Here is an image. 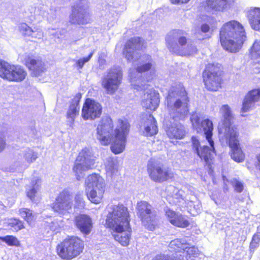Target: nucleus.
Wrapping results in <instances>:
<instances>
[{"instance_id": "3", "label": "nucleus", "mask_w": 260, "mask_h": 260, "mask_svg": "<svg viewBox=\"0 0 260 260\" xmlns=\"http://www.w3.org/2000/svg\"><path fill=\"white\" fill-rule=\"evenodd\" d=\"M246 39V34L243 25L239 21L232 20L224 23L219 31L221 46L232 53L238 52Z\"/></svg>"}, {"instance_id": "28", "label": "nucleus", "mask_w": 260, "mask_h": 260, "mask_svg": "<svg viewBox=\"0 0 260 260\" xmlns=\"http://www.w3.org/2000/svg\"><path fill=\"white\" fill-rule=\"evenodd\" d=\"M249 21L253 29L260 30V8H254L249 11Z\"/></svg>"}, {"instance_id": "33", "label": "nucleus", "mask_w": 260, "mask_h": 260, "mask_svg": "<svg viewBox=\"0 0 260 260\" xmlns=\"http://www.w3.org/2000/svg\"><path fill=\"white\" fill-rule=\"evenodd\" d=\"M8 226L13 231L17 232L25 228L24 222L19 218L13 217L9 219Z\"/></svg>"}, {"instance_id": "22", "label": "nucleus", "mask_w": 260, "mask_h": 260, "mask_svg": "<svg viewBox=\"0 0 260 260\" xmlns=\"http://www.w3.org/2000/svg\"><path fill=\"white\" fill-rule=\"evenodd\" d=\"M166 133L170 139L174 140L182 139L186 135L184 126L180 123L171 124L167 127Z\"/></svg>"}, {"instance_id": "39", "label": "nucleus", "mask_w": 260, "mask_h": 260, "mask_svg": "<svg viewBox=\"0 0 260 260\" xmlns=\"http://www.w3.org/2000/svg\"><path fill=\"white\" fill-rule=\"evenodd\" d=\"M24 158L25 160L28 162L31 163L36 160L37 158V154L32 150H28L24 153Z\"/></svg>"}, {"instance_id": "36", "label": "nucleus", "mask_w": 260, "mask_h": 260, "mask_svg": "<svg viewBox=\"0 0 260 260\" xmlns=\"http://www.w3.org/2000/svg\"><path fill=\"white\" fill-rule=\"evenodd\" d=\"M0 240L5 242L9 246L19 247L20 245L19 240L14 236L7 235L5 237H0Z\"/></svg>"}, {"instance_id": "16", "label": "nucleus", "mask_w": 260, "mask_h": 260, "mask_svg": "<svg viewBox=\"0 0 260 260\" xmlns=\"http://www.w3.org/2000/svg\"><path fill=\"white\" fill-rule=\"evenodd\" d=\"M72 201L69 191L62 190L59 193L52 205V208L54 212L62 213L64 211L71 209L72 207Z\"/></svg>"}, {"instance_id": "18", "label": "nucleus", "mask_w": 260, "mask_h": 260, "mask_svg": "<svg viewBox=\"0 0 260 260\" xmlns=\"http://www.w3.org/2000/svg\"><path fill=\"white\" fill-rule=\"evenodd\" d=\"M187 43V39L185 36H180L177 39V42L174 43L172 41H168L167 46L170 51L176 52L177 54L181 55H190L193 53H196L198 50L194 46H188L187 52L185 53H180V48L185 46Z\"/></svg>"}, {"instance_id": "40", "label": "nucleus", "mask_w": 260, "mask_h": 260, "mask_svg": "<svg viewBox=\"0 0 260 260\" xmlns=\"http://www.w3.org/2000/svg\"><path fill=\"white\" fill-rule=\"evenodd\" d=\"M187 253V257L188 258L196 257L199 254V250L198 248L194 246L187 247L185 250Z\"/></svg>"}, {"instance_id": "8", "label": "nucleus", "mask_w": 260, "mask_h": 260, "mask_svg": "<svg viewBox=\"0 0 260 260\" xmlns=\"http://www.w3.org/2000/svg\"><path fill=\"white\" fill-rule=\"evenodd\" d=\"M137 214L148 230L154 231L157 226V216L153 206L145 201L138 202L136 206Z\"/></svg>"}, {"instance_id": "48", "label": "nucleus", "mask_w": 260, "mask_h": 260, "mask_svg": "<svg viewBox=\"0 0 260 260\" xmlns=\"http://www.w3.org/2000/svg\"><path fill=\"white\" fill-rule=\"evenodd\" d=\"M36 183H37V181H35L33 182L32 185L34 186L35 185H36Z\"/></svg>"}, {"instance_id": "38", "label": "nucleus", "mask_w": 260, "mask_h": 260, "mask_svg": "<svg viewBox=\"0 0 260 260\" xmlns=\"http://www.w3.org/2000/svg\"><path fill=\"white\" fill-rule=\"evenodd\" d=\"M205 119L201 121L200 117L198 116L197 114H192L190 118V120L192 123V126L197 129H199L201 131L202 129V127H203V129L204 130V126L202 124V122Z\"/></svg>"}, {"instance_id": "10", "label": "nucleus", "mask_w": 260, "mask_h": 260, "mask_svg": "<svg viewBox=\"0 0 260 260\" xmlns=\"http://www.w3.org/2000/svg\"><path fill=\"white\" fill-rule=\"evenodd\" d=\"M87 186L91 188L86 192L87 198L92 203L98 204L101 203L105 192V185L103 179L95 174L87 177Z\"/></svg>"}, {"instance_id": "13", "label": "nucleus", "mask_w": 260, "mask_h": 260, "mask_svg": "<svg viewBox=\"0 0 260 260\" xmlns=\"http://www.w3.org/2000/svg\"><path fill=\"white\" fill-rule=\"evenodd\" d=\"M122 72L117 68L111 69L108 72L107 77L102 81V86L107 93L113 94L118 90L122 80Z\"/></svg>"}, {"instance_id": "12", "label": "nucleus", "mask_w": 260, "mask_h": 260, "mask_svg": "<svg viewBox=\"0 0 260 260\" xmlns=\"http://www.w3.org/2000/svg\"><path fill=\"white\" fill-rule=\"evenodd\" d=\"M239 136V131H235L232 129L224 135L227 143L231 148V158L236 162H241L244 160L245 155L240 146Z\"/></svg>"}, {"instance_id": "44", "label": "nucleus", "mask_w": 260, "mask_h": 260, "mask_svg": "<svg viewBox=\"0 0 260 260\" xmlns=\"http://www.w3.org/2000/svg\"><path fill=\"white\" fill-rule=\"evenodd\" d=\"M6 146V140L4 135L0 132V151H2Z\"/></svg>"}, {"instance_id": "34", "label": "nucleus", "mask_w": 260, "mask_h": 260, "mask_svg": "<svg viewBox=\"0 0 260 260\" xmlns=\"http://www.w3.org/2000/svg\"><path fill=\"white\" fill-rule=\"evenodd\" d=\"M170 246L175 252H184L187 248L186 244L182 243L181 240L178 239L172 241Z\"/></svg>"}, {"instance_id": "31", "label": "nucleus", "mask_w": 260, "mask_h": 260, "mask_svg": "<svg viewBox=\"0 0 260 260\" xmlns=\"http://www.w3.org/2000/svg\"><path fill=\"white\" fill-rule=\"evenodd\" d=\"M19 215L25 221L28 225L32 224L35 217L34 212L28 208H21L18 210Z\"/></svg>"}, {"instance_id": "43", "label": "nucleus", "mask_w": 260, "mask_h": 260, "mask_svg": "<svg viewBox=\"0 0 260 260\" xmlns=\"http://www.w3.org/2000/svg\"><path fill=\"white\" fill-rule=\"evenodd\" d=\"M26 196L32 201L36 200L37 194V189L34 186L28 189L26 192Z\"/></svg>"}, {"instance_id": "27", "label": "nucleus", "mask_w": 260, "mask_h": 260, "mask_svg": "<svg viewBox=\"0 0 260 260\" xmlns=\"http://www.w3.org/2000/svg\"><path fill=\"white\" fill-rule=\"evenodd\" d=\"M81 97L82 95L80 93H77L70 105L67 117L68 119H71L72 121H74L76 117L79 114V104Z\"/></svg>"}, {"instance_id": "15", "label": "nucleus", "mask_w": 260, "mask_h": 260, "mask_svg": "<svg viewBox=\"0 0 260 260\" xmlns=\"http://www.w3.org/2000/svg\"><path fill=\"white\" fill-rule=\"evenodd\" d=\"M24 65L33 76L38 77L47 71L45 62L41 57L32 54L26 55L24 58Z\"/></svg>"}, {"instance_id": "24", "label": "nucleus", "mask_w": 260, "mask_h": 260, "mask_svg": "<svg viewBox=\"0 0 260 260\" xmlns=\"http://www.w3.org/2000/svg\"><path fill=\"white\" fill-rule=\"evenodd\" d=\"M141 61L135 68L138 73H146L154 69L153 59L149 54H144L140 57Z\"/></svg>"}, {"instance_id": "41", "label": "nucleus", "mask_w": 260, "mask_h": 260, "mask_svg": "<svg viewBox=\"0 0 260 260\" xmlns=\"http://www.w3.org/2000/svg\"><path fill=\"white\" fill-rule=\"evenodd\" d=\"M231 184L234 188L235 191L237 192H241L244 188L243 184L238 180L234 179L231 181Z\"/></svg>"}, {"instance_id": "23", "label": "nucleus", "mask_w": 260, "mask_h": 260, "mask_svg": "<svg viewBox=\"0 0 260 260\" xmlns=\"http://www.w3.org/2000/svg\"><path fill=\"white\" fill-rule=\"evenodd\" d=\"M260 100V88H255L250 90L246 94L242 104V111H248L253 103Z\"/></svg>"}, {"instance_id": "42", "label": "nucleus", "mask_w": 260, "mask_h": 260, "mask_svg": "<svg viewBox=\"0 0 260 260\" xmlns=\"http://www.w3.org/2000/svg\"><path fill=\"white\" fill-rule=\"evenodd\" d=\"M93 52H92L86 57L80 58L79 59L77 60L76 62L77 67L79 69H82L84 64L90 59L93 55Z\"/></svg>"}, {"instance_id": "49", "label": "nucleus", "mask_w": 260, "mask_h": 260, "mask_svg": "<svg viewBox=\"0 0 260 260\" xmlns=\"http://www.w3.org/2000/svg\"><path fill=\"white\" fill-rule=\"evenodd\" d=\"M178 34L180 35H183V32H182V31H180L179 32H178Z\"/></svg>"}, {"instance_id": "17", "label": "nucleus", "mask_w": 260, "mask_h": 260, "mask_svg": "<svg viewBox=\"0 0 260 260\" xmlns=\"http://www.w3.org/2000/svg\"><path fill=\"white\" fill-rule=\"evenodd\" d=\"M220 112L223 117L222 130L224 135H226L229 131H231L232 129L235 131H238L237 125L233 124V120L234 119V116L230 107L227 104L223 105L220 108Z\"/></svg>"}, {"instance_id": "45", "label": "nucleus", "mask_w": 260, "mask_h": 260, "mask_svg": "<svg viewBox=\"0 0 260 260\" xmlns=\"http://www.w3.org/2000/svg\"><path fill=\"white\" fill-rule=\"evenodd\" d=\"M201 30L204 33L208 32L210 30L209 25L206 23L203 24L201 26Z\"/></svg>"}, {"instance_id": "20", "label": "nucleus", "mask_w": 260, "mask_h": 260, "mask_svg": "<svg viewBox=\"0 0 260 260\" xmlns=\"http://www.w3.org/2000/svg\"><path fill=\"white\" fill-rule=\"evenodd\" d=\"M165 215L170 223L176 227L186 228L190 224L189 221L182 214L176 212L172 209H167L165 211Z\"/></svg>"}, {"instance_id": "26", "label": "nucleus", "mask_w": 260, "mask_h": 260, "mask_svg": "<svg viewBox=\"0 0 260 260\" xmlns=\"http://www.w3.org/2000/svg\"><path fill=\"white\" fill-rule=\"evenodd\" d=\"M27 73L20 66L13 65L7 81L19 82L23 81L26 77Z\"/></svg>"}, {"instance_id": "30", "label": "nucleus", "mask_w": 260, "mask_h": 260, "mask_svg": "<svg viewBox=\"0 0 260 260\" xmlns=\"http://www.w3.org/2000/svg\"><path fill=\"white\" fill-rule=\"evenodd\" d=\"M13 65L5 60L0 59V77L8 80Z\"/></svg>"}, {"instance_id": "37", "label": "nucleus", "mask_w": 260, "mask_h": 260, "mask_svg": "<svg viewBox=\"0 0 260 260\" xmlns=\"http://www.w3.org/2000/svg\"><path fill=\"white\" fill-rule=\"evenodd\" d=\"M18 30L24 37H32V35L34 32L32 28L24 22L20 23Z\"/></svg>"}, {"instance_id": "5", "label": "nucleus", "mask_w": 260, "mask_h": 260, "mask_svg": "<svg viewBox=\"0 0 260 260\" xmlns=\"http://www.w3.org/2000/svg\"><path fill=\"white\" fill-rule=\"evenodd\" d=\"M169 114L174 120H184L189 115L190 99L184 87L170 91L166 97Z\"/></svg>"}, {"instance_id": "11", "label": "nucleus", "mask_w": 260, "mask_h": 260, "mask_svg": "<svg viewBox=\"0 0 260 260\" xmlns=\"http://www.w3.org/2000/svg\"><path fill=\"white\" fill-rule=\"evenodd\" d=\"M95 157L91 150L85 147L81 149L77 156L73 168V171L77 175L79 172L90 170L95 163Z\"/></svg>"}, {"instance_id": "21", "label": "nucleus", "mask_w": 260, "mask_h": 260, "mask_svg": "<svg viewBox=\"0 0 260 260\" xmlns=\"http://www.w3.org/2000/svg\"><path fill=\"white\" fill-rule=\"evenodd\" d=\"M143 43L140 37H133L128 40L124 44L122 54L127 60H132L134 57L136 47Z\"/></svg>"}, {"instance_id": "14", "label": "nucleus", "mask_w": 260, "mask_h": 260, "mask_svg": "<svg viewBox=\"0 0 260 260\" xmlns=\"http://www.w3.org/2000/svg\"><path fill=\"white\" fill-rule=\"evenodd\" d=\"M103 107L99 102L90 98L85 100L82 109V116L86 120H94L102 115Z\"/></svg>"}, {"instance_id": "1", "label": "nucleus", "mask_w": 260, "mask_h": 260, "mask_svg": "<svg viewBox=\"0 0 260 260\" xmlns=\"http://www.w3.org/2000/svg\"><path fill=\"white\" fill-rule=\"evenodd\" d=\"M118 124L114 129V122L110 116L102 118L98 126L97 138L103 145L111 143V151L117 154L125 148L126 138L129 134L131 125L127 120L119 119Z\"/></svg>"}, {"instance_id": "50", "label": "nucleus", "mask_w": 260, "mask_h": 260, "mask_svg": "<svg viewBox=\"0 0 260 260\" xmlns=\"http://www.w3.org/2000/svg\"><path fill=\"white\" fill-rule=\"evenodd\" d=\"M210 38V36H208V37H206V39H209Z\"/></svg>"}, {"instance_id": "25", "label": "nucleus", "mask_w": 260, "mask_h": 260, "mask_svg": "<svg viewBox=\"0 0 260 260\" xmlns=\"http://www.w3.org/2000/svg\"><path fill=\"white\" fill-rule=\"evenodd\" d=\"M143 119L147 125L145 127L144 133L146 136H152L157 133L156 121L152 114H146Z\"/></svg>"}, {"instance_id": "4", "label": "nucleus", "mask_w": 260, "mask_h": 260, "mask_svg": "<svg viewBox=\"0 0 260 260\" xmlns=\"http://www.w3.org/2000/svg\"><path fill=\"white\" fill-rule=\"evenodd\" d=\"M204 126V132L205 137L208 141L210 147L207 145L201 146L200 141L197 137H191V146L193 151L204 161V167L209 170H213V166L214 161V155L216 154V150L214 147V143L212 140L213 125L211 120L205 119L202 122Z\"/></svg>"}, {"instance_id": "9", "label": "nucleus", "mask_w": 260, "mask_h": 260, "mask_svg": "<svg viewBox=\"0 0 260 260\" xmlns=\"http://www.w3.org/2000/svg\"><path fill=\"white\" fill-rule=\"evenodd\" d=\"M147 171L150 179L155 183H161L174 178V173L172 169L160 162L149 161Z\"/></svg>"}, {"instance_id": "32", "label": "nucleus", "mask_w": 260, "mask_h": 260, "mask_svg": "<svg viewBox=\"0 0 260 260\" xmlns=\"http://www.w3.org/2000/svg\"><path fill=\"white\" fill-rule=\"evenodd\" d=\"M146 109H149L152 111H155L159 105V100L157 95L153 94L150 95L149 99L143 101Z\"/></svg>"}, {"instance_id": "6", "label": "nucleus", "mask_w": 260, "mask_h": 260, "mask_svg": "<svg viewBox=\"0 0 260 260\" xmlns=\"http://www.w3.org/2000/svg\"><path fill=\"white\" fill-rule=\"evenodd\" d=\"M84 241L77 236H68L56 247L57 255L63 260H72L83 253Z\"/></svg>"}, {"instance_id": "2", "label": "nucleus", "mask_w": 260, "mask_h": 260, "mask_svg": "<svg viewBox=\"0 0 260 260\" xmlns=\"http://www.w3.org/2000/svg\"><path fill=\"white\" fill-rule=\"evenodd\" d=\"M106 216L105 226L115 234L113 238L122 246H127L131 238V216L127 207L122 203L112 206Z\"/></svg>"}, {"instance_id": "47", "label": "nucleus", "mask_w": 260, "mask_h": 260, "mask_svg": "<svg viewBox=\"0 0 260 260\" xmlns=\"http://www.w3.org/2000/svg\"><path fill=\"white\" fill-rule=\"evenodd\" d=\"M89 21L86 19H84L83 17L79 20L77 22V24H86L88 23Z\"/></svg>"}, {"instance_id": "19", "label": "nucleus", "mask_w": 260, "mask_h": 260, "mask_svg": "<svg viewBox=\"0 0 260 260\" xmlns=\"http://www.w3.org/2000/svg\"><path fill=\"white\" fill-rule=\"evenodd\" d=\"M74 224L84 235H89L92 231L93 223L91 218L87 214H79L74 218Z\"/></svg>"}, {"instance_id": "29", "label": "nucleus", "mask_w": 260, "mask_h": 260, "mask_svg": "<svg viewBox=\"0 0 260 260\" xmlns=\"http://www.w3.org/2000/svg\"><path fill=\"white\" fill-rule=\"evenodd\" d=\"M234 0H207L208 6L212 9L222 11L226 8Z\"/></svg>"}, {"instance_id": "35", "label": "nucleus", "mask_w": 260, "mask_h": 260, "mask_svg": "<svg viewBox=\"0 0 260 260\" xmlns=\"http://www.w3.org/2000/svg\"><path fill=\"white\" fill-rule=\"evenodd\" d=\"M249 55L252 59H260V41H254L250 48Z\"/></svg>"}, {"instance_id": "7", "label": "nucleus", "mask_w": 260, "mask_h": 260, "mask_svg": "<svg viewBox=\"0 0 260 260\" xmlns=\"http://www.w3.org/2000/svg\"><path fill=\"white\" fill-rule=\"evenodd\" d=\"M224 72L218 63L207 64L202 73V79L204 88L207 91L215 92L223 87Z\"/></svg>"}, {"instance_id": "46", "label": "nucleus", "mask_w": 260, "mask_h": 260, "mask_svg": "<svg viewBox=\"0 0 260 260\" xmlns=\"http://www.w3.org/2000/svg\"><path fill=\"white\" fill-rule=\"evenodd\" d=\"M171 3L173 4H186L188 3L190 0H170Z\"/></svg>"}]
</instances>
